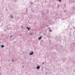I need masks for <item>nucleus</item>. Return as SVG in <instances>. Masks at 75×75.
I'll use <instances>...</instances> for the list:
<instances>
[{
    "mask_svg": "<svg viewBox=\"0 0 75 75\" xmlns=\"http://www.w3.org/2000/svg\"><path fill=\"white\" fill-rule=\"evenodd\" d=\"M33 54H34V53L33 51H32L31 53L29 54V55H33Z\"/></svg>",
    "mask_w": 75,
    "mask_h": 75,
    "instance_id": "obj_1",
    "label": "nucleus"
},
{
    "mask_svg": "<svg viewBox=\"0 0 75 75\" xmlns=\"http://www.w3.org/2000/svg\"><path fill=\"white\" fill-rule=\"evenodd\" d=\"M40 66H37V69H40Z\"/></svg>",
    "mask_w": 75,
    "mask_h": 75,
    "instance_id": "obj_2",
    "label": "nucleus"
},
{
    "mask_svg": "<svg viewBox=\"0 0 75 75\" xmlns=\"http://www.w3.org/2000/svg\"><path fill=\"white\" fill-rule=\"evenodd\" d=\"M41 38H42V37H41V36L40 37L38 38V39L39 40H41Z\"/></svg>",
    "mask_w": 75,
    "mask_h": 75,
    "instance_id": "obj_3",
    "label": "nucleus"
},
{
    "mask_svg": "<svg viewBox=\"0 0 75 75\" xmlns=\"http://www.w3.org/2000/svg\"><path fill=\"white\" fill-rule=\"evenodd\" d=\"M1 47L2 48H3V47H4V46L3 45H1Z\"/></svg>",
    "mask_w": 75,
    "mask_h": 75,
    "instance_id": "obj_4",
    "label": "nucleus"
},
{
    "mask_svg": "<svg viewBox=\"0 0 75 75\" xmlns=\"http://www.w3.org/2000/svg\"><path fill=\"white\" fill-rule=\"evenodd\" d=\"M26 28H28V30H30V28H28V27H27Z\"/></svg>",
    "mask_w": 75,
    "mask_h": 75,
    "instance_id": "obj_5",
    "label": "nucleus"
},
{
    "mask_svg": "<svg viewBox=\"0 0 75 75\" xmlns=\"http://www.w3.org/2000/svg\"><path fill=\"white\" fill-rule=\"evenodd\" d=\"M33 33H30V35H33Z\"/></svg>",
    "mask_w": 75,
    "mask_h": 75,
    "instance_id": "obj_6",
    "label": "nucleus"
},
{
    "mask_svg": "<svg viewBox=\"0 0 75 75\" xmlns=\"http://www.w3.org/2000/svg\"><path fill=\"white\" fill-rule=\"evenodd\" d=\"M13 36L12 35H11V36H10V38H11V37Z\"/></svg>",
    "mask_w": 75,
    "mask_h": 75,
    "instance_id": "obj_7",
    "label": "nucleus"
},
{
    "mask_svg": "<svg viewBox=\"0 0 75 75\" xmlns=\"http://www.w3.org/2000/svg\"><path fill=\"white\" fill-rule=\"evenodd\" d=\"M51 31H52V30H50V32H51Z\"/></svg>",
    "mask_w": 75,
    "mask_h": 75,
    "instance_id": "obj_8",
    "label": "nucleus"
},
{
    "mask_svg": "<svg viewBox=\"0 0 75 75\" xmlns=\"http://www.w3.org/2000/svg\"><path fill=\"white\" fill-rule=\"evenodd\" d=\"M11 18H13V17H12Z\"/></svg>",
    "mask_w": 75,
    "mask_h": 75,
    "instance_id": "obj_9",
    "label": "nucleus"
},
{
    "mask_svg": "<svg viewBox=\"0 0 75 75\" xmlns=\"http://www.w3.org/2000/svg\"><path fill=\"white\" fill-rule=\"evenodd\" d=\"M21 27V28H23V27Z\"/></svg>",
    "mask_w": 75,
    "mask_h": 75,
    "instance_id": "obj_10",
    "label": "nucleus"
},
{
    "mask_svg": "<svg viewBox=\"0 0 75 75\" xmlns=\"http://www.w3.org/2000/svg\"><path fill=\"white\" fill-rule=\"evenodd\" d=\"M12 61H13V60H12Z\"/></svg>",
    "mask_w": 75,
    "mask_h": 75,
    "instance_id": "obj_11",
    "label": "nucleus"
},
{
    "mask_svg": "<svg viewBox=\"0 0 75 75\" xmlns=\"http://www.w3.org/2000/svg\"><path fill=\"white\" fill-rule=\"evenodd\" d=\"M31 4H33V3H31Z\"/></svg>",
    "mask_w": 75,
    "mask_h": 75,
    "instance_id": "obj_12",
    "label": "nucleus"
}]
</instances>
